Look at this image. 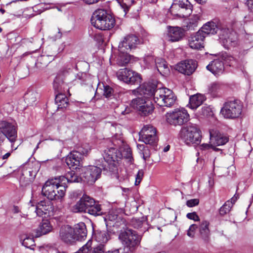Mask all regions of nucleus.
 <instances>
[{"label": "nucleus", "instance_id": "1", "mask_svg": "<svg viewBox=\"0 0 253 253\" xmlns=\"http://www.w3.org/2000/svg\"><path fill=\"white\" fill-rule=\"evenodd\" d=\"M112 142L116 147L105 149L103 154V158L97 161L96 164L105 170L115 172L117 170L119 163L123 158L131 162L132 157L131 150L128 146H124L123 152L118 148L124 143L123 140L121 138L117 139L115 136L113 138Z\"/></svg>", "mask_w": 253, "mask_h": 253}, {"label": "nucleus", "instance_id": "2", "mask_svg": "<svg viewBox=\"0 0 253 253\" xmlns=\"http://www.w3.org/2000/svg\"><path fill=\"white\" fill-rule=\"evenodd\" d=\"M67 186L61 184L58 177L47 180L42 188V194L50 200L59 199L65 194Z\"/></svg>", "mask_w": 253, "mask_h": 253}, {"label": "nucleus", "instance_id": "3", "mask_svg": "<svg viewBox=\"0 0 253 253\" xmlns=\"http://www.w3.org/2000/svg\"><path fill=\"white\" fill-rule=\"evenodd\" d=\"M91 25L96 29L108 30L113 28L115 24V19L112 16L102 9L95 10L90 19Z\"/></svg>", "mask_w": 253, "mask_h": 253}, {"label": "nucleus", "instance_id": "4", "mask_svg": "<svg viewBox=\"0 0 253 253\" xmlns=\"http://www.w3.org/2000/svg\"><path fill=\"white\" fill-rule=\"evenodd\" d=\"M181 140L187 145H199L202 138L201 131L196 124H189L180 131Z\"/></svg>", "mask_w": 253, "mask_h": 253}, {"label": "nucleus", "instance_id": "5", "mask_svg": "<svg viewBox=\"0 0 253 253\" xmlns=\"http://www.w3.org/2000/svg\"><path fill=\"white\" fill-rule=\"evenodd\" d=\"M119 238L122 243L131 252L138 247L141 240V236L136 231L128 228L121 231Z\"/></svg>", "mask_w": 253, "mask_h": 253}, {"label": "nucleus", "instance_id": "6", "mask_svg": "<svg viewBox=\"0 0 253 253\" xmlns=\"http://www.w3.org/2000/svg\"><path fill=\"white\" fill-rule=\"evenodd\" d=\"M177 99L173 91L167 88H159L154 95V101L160 106L170 107L174 105Z\"/></svg>", "mask_w": 253, "mask_h": 253}, {"label": "nucleus", "instance_id": "7", "mask_svg": "<svg viewBox=\"0 0 253 253\" xmlns=\"http://www.w3.org/2000/svg\"><path fill=\"white\" fill-rule=\"evenodd\" d=\"M243 105L238 99L225 102L220 110L225 118L234 119L238 118L242 113Z\"/></svg>", "mask_w": 253, "mask_h": 253}, {"label": "nucleus", "instance_id": "8", "mask_svg": "<svg viewBox=\"0 0 253 253\" xmlns=\"http://www.w3.org/2000/svg\"><path fill=\"white\" fill-rule=\"evenodd\" d=\"M167 122L173 126H181L189 120V115L184 108L174 109L166 115Z\"/></svg>", "mask_w": 253, "mask_h": 253}, {"label": "nucleus", "instance_id": "9", "mask_svg": "<svg viewBox=\"0 0 253 253\" xmlns=\"http://www.w3.org/2000/svg\"><path fill=\"white\" fill-rule=\"evenodd\" d=\"M130 105L136 109L141 116H147L152 114L154 109L152 101L144 96L132 99Z\"/></svg>", "mask_w": 253, "mask_h": 253}, {"label": "nucleus", "instance_id": "10", "mask_svg": "<svg viewBox=\"0 0 253 253\" xmlns=\"http://www.w3.org/2000/svg\"><path fill=\"white\" fill-rule=\"evenodd\" d=\"M116 76L118 80L127 84H139L142 80L140 74L127 68L119 70Z\"/></svg>", "mask_w": 253, "mask_h": 253}, {"label": "nucleus", "instance_id": "11", "mask_svg": "<svg viewBox=\"0 0 253 253\" xmlns=\"http://www.w3.org/2000/svg\"><path fill=\"white\" fill-rule=\"evenodd\" d=\"M101 159H99V160ZM99 159L96 160L95 164L99 167L89 166L84 169L83 177L84 178V181L89 184H92L100 177L102 169L110 171L108 169H104L102 167L96 164V162Z\"/></svg>", "mask_w": 253, "mask_h": 253}, {"label": "nucleus", "instance_id": "12", "mask_svg": "<svg viewBox=\"0 0 253 253\" xmlns=\"http://www.w3.org/2000/svg\"><path fill=\"white\" fill-rule=\"evenodd\" d=\"M140 43L139 38L133 34L124 37L120 42L118 48L120 52H128L135 49Z\"/></svg>", "mask_w": 253, "mask_h": 253}, {"label": "nucleus", "instance_id": "13", "mask_svg": "<svg viewBox=\"0 0 253 253\" xmlns=\"http://www.w3.org/2000/svg\"><path fill=\"white\" fill-rule=\"evenodd\" d=\"M198 67V62L193 59L182 61L176 65V70L186 76L192 75Z\"/></svg>", "mask_w": 253, "mask_h": 253}, {"label": "nucleus", "instance_id": "14", "mask_svg": "<svg viewBox=\"0 0 253 253\" xmlns=\"http://www.w3.org/2000/svg\"><path fill=\"white\" fill-rule=\"evenodd\" d=\"M179 7L181 10H184L185 12L184 13L180 11L179 13L175 15L179 17H186L190 15L192 12L193 5L188 0H173V2L170 7L171 12H173L174 9H177Z\"/></svg>", "mask_w": 253, "mask_h": 253}, {"label": "nucleus", "instance_id": "15", "mask_svg": "<svg viewBox=\"0 0 253 253\" xmlns=\"http://www.w3.org/2000/svg\"><path fill=\"white\" fill-rule=\"evenodd\" d=\"M227 58L226 53L222 54L217 59L211 61L206 67L208 70L210 71L215 76H219L222 74L224 71V65L223 61Z\"/></svg>", "mask_w": 253, "mask_h": 253}, {"label": "nucleus", "instance_id": "16", "mask_svg": "<svg viewBox=\"0 0 253 253\" xmlns=\"http://www.w3.org/2000/svg\"><path fill=\"white\" fill-rule=\"evenodd\" d=\"M0 131L11 142L15 141L17 138V130L14 125L6 121L0 122Z\"/></svg>", "mask_w": 253, "mask_h": 253}, {"label": "nucleus", "instance_id": "17", "mask_svg": "<svg viewBox=\"0 0 253 253\" xmlns=\"http://www.w3.org/2000/svg\"><path fill=\"white\" fill-rule=\"evenodd\" d=\"M93 200L92 198L86 195H84L80 200L72 207V211L75 213H87Z\"/></svg>", "mask_w": 253, "mask_h": 253}, {"label": "nucleus", "instance_id": "18", "mask_svg": "<svg viewBox=\"0 0 253 253\" xmlns=\"http://www.w3.org/2000/svg\"><path fill=\"white\" fill-rule=\"evenodd\" d=\"M75 243L77 241L84 240L87 236V231L84 222H81L74 225L72 228Z\"/></svg>", "mask_w": 253, "mask_h": 253}, {"label": "nucleus", "instance_id": "19", "mask_svg": "<svg viewBox=\"0 0 253 253\" xmlns=\"http://www.w3.org/2000/svg\"><path fill=\"white\" fill-rule=\"evenodd\" d=\"M205 36L199 30L192 35L189 40V46L192 49H199L204 47Z\"/></svg>", "mask_w": 253, "mask_h": 253}, {"label": "nucleus", "instance_id": "20", "mask_svg": "<svg viewBox=\"0 0 253 253\" xmlns=\"http://www.w3.org/2000/svg\"><path fill=\"white\" fill-rule=\"evenodd\" d=\"M72 228L69 225L62 226L59 231L60 239L66 244L75 243Z\"/></svg>", "mask_w": 253, "mask_h": 253}, {"label": "nucleus", "instance_id": "21", "mask_svg": "<svg viewBox=\"0 0 253 253\" xmlns=\"http://www.w3.org/2000/svg\"><path fill=\"white\" fill-rule=\"evenodd\" d=\"M216 34H218L220 42L225 48H229V46L235 45L236 42L233 41L230 38L228 29L226 28L220 29L219 28V30H218Z\"/></svg>", "mask_w": 253, "mask_h": 253}, {"label": "nucleus", "instance_id": "22", "mask_svg": "<svg viewBox=\"0 0 253 253\" xmlns=\"http://www.w3.org/2000/svg\"><path fill=\"white\" fill-rule=\"evenodd\" d=\"M76 153L72 151L66 158V163L70 169H76L79 167L83 166V159Z\"/></svg>", "mask_w": 253, "mask_h": 253}, {"label": "nucleus", "instance_id": "23", "mask_svg": "<svg viewBox=\"0 0 253 253\" xmlns=\"http://www.w3.org/2000/svg\"><path fill=\"white\" fill-rule=\"evenodd\" d=\"M130 225L134 228L138 229L142 233L148 230L149 224L146 216L133 217L130 221Z\"/></svg>", "mask_w": 253, "mask_h": 253}, {"label": "nucleus", "instance_id": "24", "mask_svg": "<svg viewBox=\"0 0 253 253\" xmlns=\"http://www.w3.org/2000/svg\"><path fill=\"white\" fill-rule=\"evenodd\" d=\"M210 135L211 142L215 146L223 145L229 141V138L226 135L217 131H210Z\"/></svg>", "mask_w": 253, "mask_h": 253}, {"label": "nucleus", "instance_id": "25", "mask_svg": "<svg viewBox=\"0 0 253 253\" xmlns=\"http://www.w3.org/2000/svg\"><path fill=\"white\" fill-rule=\"evenodd\" d=\"M156 88L154 85L150 83H144L140 85L137 88V91L141 95L153 96L154 100V95L156 91Z\"/></svg>", "mask_w": 253, "mask_h": 253}, {"label": "nucleus", "instance_id": "26", "mask_svg": "<svg viewBox=\"0 0 253 253\" xmlns=\"http://www.w3.org/2000/svg\"><path fill=\"white\" fill-rule=\"evenodd\" d=\"M61 182V184L67 186V183L80 182L82 178L75 173L73 170H71L66 173L65 176H60L58 177Z\"/></svg>", "mask_w": 253, "mask_h": 253}, {"label": "nucleus", "instance_id": "27", "mask_svg": "<svg viewBox=\"0 0 253 253\" xmlns=\"http://www.w3.org/2000/svg\"><path fill=\"white\" fill-rule=\"evenodd\" d=\"M206 100V97L204 95L197 93L190 97L189 104L187 106L190 109L195 110L201 106Z\"/></svg>", "mask_w": 253, "mask_h": 253}, {"label": "nucleus", "instance_id": "28", "mask_svg": "<svg viewBox=\"0 0 253 253\" xmlns=\"http://www.w3.org/2000/svg\"><path fill=\"white\" fill-rule=\"evenodd\" d=\"M218 30H219V27L212 21L207 22L199 30L205 37L210 34H216Z\"/></svg>", "mask_w": 253, "mask_h": 253}, {"label": "nucleus", "instance_id": "29", "mask_svg": "<svg viewBox=\"0 0 253 253\" xmlns=\"http://www.w3.org/2000/svg\"><path fill=\"white\" fill-rule=\"evenodd\" d=\"M184 36L183 30L178 27L171 28L169 32L168 40L172 42L179 41Z\"/></svg>", "mask_w": 253, "mask_h": 253}, {"label": "nucleus", "instance_id": "30", "mask_svg": "<svg viewBox=\"0 0 253 253\" xmlns=\"http://www.w3.org/2000/svg\"><path fill=\"white\" fill-rule=\"evenodd\" d=\"M210 222L208 220L202 221L199 226V231L201 237L205 241H208L211 235L209 229Z\"/></svg>", "mask_w": 253, "mask_h": 253}, {"label": "nucleus", "instance_id": "31", "mask_svg": "<svg viewBox=\"0 0 253 253\" xmlns=\"http://www.w3.org/2000/svg\"><path fill=\"white\" fill-rule=\"evenodd\" d=\"M94 238L99 245L104 246L110 239V235L106 231L96 230L94 232Z\"/></svg>", "mask_w": 253, "mask_h": 253}, {"label": "nucleus", "instance_id": "32", "mask_svg": "<svg viewBox=\"0 0 253 253\" xmlns=\"http://www.w3.org/2000/svg\"><path fill=\"white\" fill-rule=\"evenodd\" d=\"M52 227L47 220H42L37 229L36 237H39L43 235L48 233L51 231Z\"/></svg>", "mask_w": 253, "mask_h": 253}, {"label": "nucleus", "instance_id": "33", "mask_svg": "<svg viewBox=\"0 0 253 253\" xmlns=\"http://www.w3.org/2000/svg\"><path fill=\"white\" fill-rule=\"evenodd\" d=\"M223 88V85L218 82H213L208 86V93L213 97L219 95V93Z\"/></svg>", "mask_w": 253, "mask_h": 253}, {"label": "nucleus", "instance_id": "34", "mask_svg": "<svg viewBox=\"0 0 253 253\" xmlns=\"http://www.w3.org/2000/svg\"><path fill=\"white\" fill-rule=\"evenodd\" d=\"M155 64L158 71L161 74H166L169 72L167 62L162 58L157 57L155 59Z\"/></svg>", "mask_w": 253, "mask_h": 253}, {"label": "nucleus", "instance_id": "35", "mask_svg": "<svg viewBox=\"0 0 253 253\" xmlns=\"http://www.w3.org/2000/svg\"><path fill=\"white\" fill-rule=\"evenodd\" d=\"M108 218L110 221H115V223L116 226H122L124 228L126 226V222L125 219L121 218L118 216L117 212L114 210L110 211L108 215Z\"/></svg>", "mask_w": 253, "mask_h": 253}, {"label": "nucleus", "instance_id": "36", "mask_svg": "<svg viewBox=\"0 0 253 253\" xmlns=\"http://www.w3.org/2000/svg\"><path fill=\"white\" fill-rule=\"evenodd\" d=\"M55 103L57 105L58 109L66 108L69 105L68 98L62 93L56 95L55 98Z\"/></svg>", "mask_w": 253, "mask_h": 253}, {"label": "nucleus", "instance_id": "37", "mask_svg": "<svg viewBox=\"0 0 253 253\" xmlns=\"http://www.w3.org/2000/svg\"><path fill=\"white\" fill-rule=\"evenodd\" d=\"M87 213L94 216H97L102 215L103 211L101 205L99 204L98 202H96L94 200Z\"/></svg>", "mask_w": 253, "mask_h": 253}, {"label": "nucleus", "instance_id": "38", "mask_svg": "<svg viewBox=\"0 0 253 253\" xmlns=\"http://www.w3.org/2000/svg\"><path fill=\"white\" fill-rule=\"evenodd\" d=\"M128 52H120L117 59V63L120 66H125L127 64L130 60V56Z\"/></svg>", "mask_w": 253, "mask_h": 253}, {"label": "nucleus", "instance_id": "39", "mask_svg": "<svg viewBox=\"0 0 253 253\" xmlns=\"http://www.w3.org/2000/svg\"><path fill=\"white\" fill-rule=\"evenodd\" d=\"M140 138L142 141L145 144L153 145L155 144L157 141V137L156 133H153L150 134H139Z\"/></svg>", "mask_w": 253, "mask_h": 253}, {"label": "nucleus", "instance_id": "40", "mask_svg": "<svg viewBox=\"0 0 253 253\" xmlns=\"http://www.w3.org/2000/svg\"><path fill=\"white\" fill-rule=\"evenodd\" d=\"M38 93L34 90H30L24 95V100L29 105H33L37 100Z\"/></svg>", "mask_w": 253, "mask_h": 253}, {"label": "nucleus", "instance_id": "41", "mask_svg": "<svg viewBox=\"0 0 253 253\" xmlns=\"http://www.w3.org/2000/svg\"><path fill=\"white\" fill-rule=\"evenodd\" d=\"M236 199L237 198L235 199H234V198H232L231 199V201H227L219 209V211L220 215L223 216L228 213L230 211L233 204L236 202Z\"/></svg>", "mask_w": 253, "mask_h": 253}, {"label": "nucleus", "instance_id": "42", "mask_svg": "<svg viewBox=\"0 0 253 253\" xmlns=\"http://www.w3.org/2000/svg\"><path fill=\"white\" fill-rule=\"evenodd\" d=\"M200 17L198 15H193L192 17L188 20L185 26L187 30H194L198 25V21Z\"/></svg>", "mask_w": 253, "mask_h": 253}, {"label": "nucleus", "instance_id": "43", "mask_svg": "<svg viewBox=\"0 0 253 253\" xmlns=\"http://www.w3.org/2000/svg\"><path fill=\"white\" fill-rule=\"evenodd\" d=\"M89 150V149L87 146H81L78 147L76 150L73 151L76 152V154L83 159L84 156L87 155Z\"/></svg>", "mask_w": 253, "mask_h": 253}, {"label": "nucleus", "instance_id": "44", "mask_svg": "<svg viewBox=\"0 0 253 253\" xmlns=\"http://www.w3.org/2000/svg\"><path fill=\"white\" fill-rule=\"evenodd\" d=\"M38 204L40 210H42L46 213H48L52 209L50 202L49 201H42L38 203Z\"/></svg>", "mask_w": 253, "mask_h": 253}, {"label": "nucleus", "instance_id": "45", "mask_svg": "<svg viewBox=\"0 0 253 253\" xmlns=\"http://www.w3.org/2000/svg\"><path fill=\"white\" fill-rule=\"evenodd\" d=\"M156 129L151 125H146L143 126L139 132V134H150L156 133Z\"/></svg>", "mask_w": 253, "mask_h": 253}, {"label": "nucleus", "instance_id": "46", "mask_svg": "<svg viewBox=\"0 0 253 253\" xmlns=\"http://www.w3.org/2000/svg\"><path fill=\"white\" fill-rule=\"evenodd\" d=\"M201 115L203 116H210L212 115V110L210 105L207 104L202 107L200 112Z\"/></svg>", "mask_w": 253, "mask_h": 253}, {"label": "nucleus", "instance_id": "47", "mask_svg": "<svg viewBox=\"0 0 253 253\" xmlns=\"http://www.w3.org/2000/svg\"><path fill=\"white\" fill-rule=\"evenodd\" d=\"M34 240L33 238L30 237H26L23 241L22 244V245L27 248H30L31 246L34 245Z\"/></svg>", "mask_w": 253, "mask_h": 253}, {"label": "nucleus", "instance_id": "48", "mask_svg": "<svg viewBox=\"0 0 253 253\" xmlns=\"http://www.w3.org/2000/svg\"><path fill=\"white\" fill-rule=\"evenodd\" d=\"M113 89L110 86L104 85L103 95L107 98L110 97L112 95Z\"/></svg>", "mask_w": 253, "mask_h": 253}, {"label": "nucleus", "instance_id": "49", "mask_svg": "<svg viewBox=\"0 0 253 253\" xmlns=\"http://www.w3.org/2000/svg\"><path fill=\"white\" fill-rule=\"evenodd\" d=\"M144 175V172L142 169H139L135 176V185H138L141 181Z\"/></svg>", "mask_w": 253, "mask_h": 253}, {"label": "nucleus", "instance_id": "50", "mask_svg": "<svg viewBox=\"0 0 253 253\" xmlns=\"http://www.w3.org/2000/svg\"><path fill=\"white\" fill-rule=\"evenodd\" d=\"M197 227L198 226L196 224H193L191 225L187 230V235L191 238L194 237L195 235V231Z\"/></svg>", "mask_w": 253, "mask_h": 253}, {"label": "nucleus", "instance_id": "51", "mask_svg": "<svg viewBox=\"0 0 253 253\" xmlns=\"http://www.w3.org/2000/svg\"><path fill=\"white\" fill-rule=\"evenodd\" d=\"M200 150L202 151H208L211 149H213L214 150H216L215 148L212 144H208V143H203L201 144L200 146Z\"/></svg>", "mask_w": 253, "mask_h": 253}, {"label": "nucleus", "instance_id": "52", "mask_svg": "<svg viewBox=\"0 0 253 253\" xmlns=\"http://www.w3.org/2000/svg\"><path fill=\"white\" fill-rule=\"evenodd\" d=\"M118 3L121 6L122 9H123L125 13V14L127 13L129 9V6L126 3L125 1L126 0H116Z\"/></svg>", "mask_w": 253, "mask_h": 253}, {"label": "nucleus", "instance_id": "53", "mask_svg": "<svg viewBox=\"0 0 253 253\" xmlns=\"http://www.w3.org/2000/svg\"><path fill=\"white\" fill-rule=\"evenodd\" d=\"M199 203V200L198 199H193L188 200L186 202V205L188 207H193L198 205Z\"/></svg>", "mask_w": 253, "mask_h": 253}, {"label": "nucleus", "instance_id": "54", "mask_svg": "<svg viewBox=\"0 0 253 253\" xmlns=\"http://www.w3.org/2000/svg\"><path fill=\"white\" fill-rule=\"evenodd\" d=\"M31 208L35 210V211L36 212L37 215L39 216H42L44 214H46L47 213L43 211L42 210H40L39 207V204L36 206H32Z\"/></svg>", "mask_w": 253, "mask_h": 253}, {"label": "nucleus", "instance_id": "55", "mask_svg": "<svg viewBox=\"0 0 253 253\" xmlns=\"http://www.w3.org/2000/svg\"><path fill=\"white\" fill-rule=\"evenodd\" d=\"M186 217L190 219L194 220L195 221L200 220L199 216L195 212L188 213L186 215Z\"/></svg>", "mask_w": 253, "mask_h": 253}, {"label": "nucleus", "instance_id": "56", "mask_svg": "<svg viewBox=\"0 0 253 253\" xmlns=\"http://www.w3.org/2000/svg\"><path fill=\"white\" fill-rule=\"evenodd\" d=\"M60 75H58L56 77L54 81H53V87L55 90H59V85H60Z\"/></svg>", "mask_w": 253, "mask_h": 253}, {"label": "nucleus", "instance_id": "57", "mask_svg": "<svg viewBox=\"0 0 253 253\" xmlns=\"http://www.w3.org/2000/svg\"><path fill=\"white\" fill-rule=\"evenodd\" d=\"M89 36L98 42L103 41L102 35L100 34H95L94 35H93L89 33Z\"/></svg>", "mask_w": 253, "mask_h": 253}, {"label": "nucleus", "instance_id": "58", "mask_svg": "<svg viewBox=\"0 0 253 253\" xmlns=\"http://www.w3.org/2000/svg\"><path fill=\"white\" fill-rule=\"evenodd\" d=\"M105 253H127V252L125 251L124 249L120 248V249H116L114 250H109L108 251L105 252Z\"/></svg>", "mask_w": 253, "mask_h": 253}, {"label": "nucleus", "instance_id": "59", "mask_svg": "<svg viewBox=\"0 0 253 253\" xmlns=\"http://www.w3.org/2000/svg\"><path fill=\"white\" fill-rule=\"evenodd\" d=\"M5 139V137L4 136L3 133L0 131V146L1 145L2 143L3 142L4 140ZM2 150L1 148H0V158H1L2 156Z\"/></svg>", "mask_w": 253, "mask_h": 253}, {"label": "nucleus", "instance_id": "60", "mask_svg": "<svg viewBox=\"0 0 253 253\" xmlns=\"http://www.w3.org/2000/svg\"><path fill=\"white\" fill-rule=\"evenodd\" d=\"M131 108L129 107H126L125 108V110L122 111L121 112V114L123 115H125L129 114L131 112Z\"/></svg>", "mask_w": 253, "mask_h": 253}, {"label": "nucleus", "instance_id": "61", "mask_svg": "<svg viewBox=\"0 0 253 253\" xmlns=\"http://www.w3.org/2000/svg\"><path fill=\"white\" fill-rule=\"evenodd\" d=\"M35 68H36L39 70H42L44 67L42 65L41 62L38 61L37 62L35 63Z\"/></svg>", "mask_w": 253, "mask_h": 253}, {"label": "nucleus", "instance_id": "62", "mask_svg": "<svg viewBox=\"0 0 253 253\" xmlns=\"http://www.w3.org/2000/svg\"><path fill=\"white\" fill-rule=\"evenodd\" d=\"M87 75L85 73H80L77 75L76 76V78L78 79L79 80H82L84 79V78H86Z\"/></svg>", "mask_w": 253, "mask_h": 253}, {"label": "nucleus", "instance_id": "63", "mask_svg": "<svg viewBox=\"0 0 253 253\" xmlns=\"http://www.w3.org/2000/svg\"><path fill=\"white\" fill-rule=\"evenodd\" d=\"M99 0H84V1L86 3L88 4H93L96 2H97Z\"/></svg>", "mask_w": 253, "mask_h": 253}, {"label": "nucleus", "instance_id": "64", "mask_svg": "<svg viewBox=\"0 0 253 253\" xmlns=\"http://www.w3.org/2000/svg\"><path fill=\"white\" fill-rule=\"evenodd\" d=\"M12 211L14 213H17L19 212H20V210H19L18 207L14 206L13 209H12Z\"/></svg>", "mask_w": 253, "mask_h": 253}]
</instances>
